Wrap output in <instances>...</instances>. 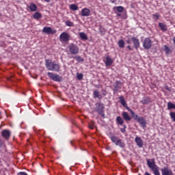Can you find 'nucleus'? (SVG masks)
I'll use <instances>...</instances> for the list:
<instances>
[{
  "instance_id": "obj_1",
  "label": "nucleus",
  "mask_w": 175,
  "mask_h": 175,
  "mask_svg": "<svg viewBox=\"0 0 175 175\" xmlns=\"http://www.w3.org/2000/svg\"><path fill=\"white\" fill-rule=\"evenodd\" d=\"M146 163L154 175H161V172H159V166L157 165V163H155V159H152L151 161L148 159L146 160Z\"/></svg>"
},
{
  "instance_id": "obj_2",
  "label": "nucleus",
  "mask_w": 175,
  "mask_h": 175,
  "mask_svg": "<svg viewBox=\"0 0 175 175\" xmlns=\"http://www.w3.org/2000/svg\"><path fill=\"white\" fill-rule=\"evenodd\" d=\"M45 66H46L48 70H51L53 72H59V70L61 69L59 64H57L55 62H52L50 59L45 60Z\"/></svg>"
},
{
  "instance_id": "obj_3",
  "label": "nucleus",
  "mask_w": 175,
  "mask_h": 175,
  "mask_svg": "<svg viewBox=\"0 0 175 175\" xmlns=\"http://www.w3.org/2000/svg\"><path fill=\"white\" fill-rule=\"evenodd\" d=\"M95 111L100 116L103 118H106V115L105 114V104L98 102L95 104Z\"/></svg>"
},
{
  "instance_id": "obj_4",
  "label": "nucleus",
  "mask_w": 175,
  "mask_h": 175,
  "mask_svg": "<svg viewBox=\"0 0 175 175\" xmlns=\"http://www.w3.org/2000/svg\"><path fill=\"white\" fill-rule=\"evenodd\" d=\"M109 139H111L112 143H114V144L118 146V147H120V148H124V147H125V142H124L122 139L118 138L117 136L111 135Z\"/></svg>"
},
{
  "instance_id": "obj_5",
  "label": "nucleus",
  "mask_w": 175,
  "mask_h": 175,
  "mask_svg": "<svg viewBox=\"0 0 175 175\" xmlns=\"http://www.w3.org/2000/svg\"><path fill=\"white\" fill-rule=\"evenodd\" d=\"M101 92H102V94L99 93V90H95L93 92V98H97V99H102L103 96H106L107 95V91H106V90L102 89Z\"/></svg>"
},
{
  "instance_id": "obj_6",
  "label": "nucleus",
  "mask_w": 175,
  "mask_h": 175,
  "mask_svg": "<svg viewBox=\"0 0 175 175\" xmlns=\"http://www.w3.org/2000/svg\"><path fill=\"white\" fill-rule=\"evenodd\" d=\"M69 52L70 54L76 55L79 54V46H77L76 44L71 43L68 46Z\"/></svg>"
},
{
  "instance_id": "obj_7",
  "label": "nucleus",
  "mask_w": 175,
  "mask_h": 175,
  "mask_svg": "<svg viewBox=\"0 0 175 175\" xmlns=\"http://www.w3.org/2000/svg\"><path fill=\"white\" fill-rule=\"evenodd\" d=\"M59 40L64 42H69L70 40V34L66 31L62 33L59 36Z\"/></svg>"
},
{
  "instance_id": "obj_8",
  "label": "nucleus",
  "mask_w": 175,
  "mask_h": 175,
  "mask_svg": "<svg viewBox=\"0 0 175 175\" xmlns=\"http://www.w3.org/2000/svg\"><path fill=\"white\" fill-rule=\"evenodd\" d=\"M47 75L53 81H62V77L58 75V74H54L53 72H48Z\"/></svg>"
},
{
  "instance_id": "obj_9",
  "label": "nucleus",
  "mask_w": 175,
  "mask_h": 175,
  "mask_svg": "<svg viewBox=\"0 0 175 175\" xmlns=\"http://www.w3.org/2000/svg\"><path fill=\"white\" fill-rule=\"evenodd\" d=\"M42 32L47 35H54V33H57V30L52 29L51 27H44L42 29Z\"/></svg>"
},
{
  "instance_id": "obj_10",
  "label": "nucleus",
  "mask_w": 175,
  "mask_h": 175,
  "mask_svg": "<svg viewBox=\"0 0 175 175\" xmlns=\"http://www.w3.org/2000/svg\"><path fill=\"white\" fill-rule=\"evenodd\" d=\"M143 46L146 50L150 49V47L152 46V41L150 39V38H146L144 39L143 42Z\"/></svg>"
},
{
  "instance_id": "obj_11",
  "label": "nucleus",
  "mask_w": 175,
  "mask_h": 175,
  "mask_svg": "<svg viewBox=\"0 0 175 175\" xmlns=\"http://www.w3.org/2000/svg\"><path fill=\"white\" fill-rule=\"evenodd\" d=\"M1 136L5 140H9L10 139V136H12V131L8 129H4L1 132Z\"/></svg>"
},
{
  "instance_id": "obj_12",
  "label": "nucleus",
  "mask_w": 175,
  "mask_h": 175,
  "mask_svg": "<svg viewBox=\"0 0 175 175\" xmlns=\"http://www.w3.org/2000/svg\"><path fill=\"white\" fill-rule=\"evenodd\" d=\"M161 172L162 175H174V174H173V171L170 170L169 167H164L163 168H161Z\"/></svg>"
},
{
  "instance_id": "obj_13",
  "label": "nucleus",
  "mask_w": 175,
  "mask_h": 175,
  "mask_svg": "<svg viewBox=\"0 0 175 175\" xmlns=\"http://www.w3.org/2000/svg\"><path fill=\"white\" fill-rule=\"evenodd\" d=\"M131 40L133 43L134 47L136 49V50H137V49L140 47V41L136 37H132Z\"/></svg>"
},
{
  "instance_id": "obj_14",
  "label": "nucleus",
  "mask_w": 175,
  "mask_h": 175,
  "mask_svg": "<svg viewBox=\"0 0 175 175\" xmlns=\"http://www.w3.org/2000/svg\"><path fill=\"white\" fill-rule=\"evenodd\" d=\"M137 121L139 122L141 126H142V128H146L147 126V122H146V119H144L143 117H139Z\"/></svg>"
},
{
  "instance_id": "obj_15",
  "label": "nucleus",
  "mask_w": 175,
  "mask_h": 175,
  "mask_svg": "<svg viewBox=\"0 0 175 175\" xmlns=\"http://www.w3.org/2000/svg\"><path fill=\"white\" fill-rule=\"evenodd\" d=\"M81 13L83 17H88V16H90L91 14V10L88 8H83Z\"/></svg>"
},
{
  "instance_id": "obj_16",
  "label": "nucleus",
  "mask_w": 175,
  "mask_h": 175,
  "mask_svg": "<svg viewBox=\"0 0 175 175\" xmlns=\"http://www.w3.org/2000/svg\"><path fill=\"white\" fill-rule=\"evenodd\" d=\"M105 59L106 61H104L105 66H111V65H113V62H114V61L110 56H107Z\"/></svg>"
},
{
  "instance_id": "obj_17",
  "label": "nucleus",
  "mask_w": 175,
  "mask_h": 175,
  "mask_svg": "<svg viewBox=\"0 0 175 175\" xmlns=\"http://www.w3.org/2000/svg\"><path fill=\"white\" fill-rule=\"evenodd\" d=\"M135 142L139 148H142L143 147V139H142L140 137H136L135 139Z\"/></svg>"
},
{
  "instance_id": "obj_18",
  "label": "nucleus",
  "mask_w": 175,
  "mask_h": 175,
  "mask_svg": "<svg viewBox=\"0 0 175 175\" xmlns=\"http://www.w3.org/2000/svg\"><path fill=\"white\" fill-rule=\"evenodd\" d=\"M126 109L128 110V111H129L131 114V117L133 118H134V120H136L137 121V119L139 118V116L136 113H135V112L133 111V110H132L131 108H129V107H126Z\"/></svg>"
},
{
  "instance_id": "obj_19",
  "label": "nucleus",
  "mask_w": 175,
  "mask_h": 175,
  "mask_svg": "<svg viewBox=\"0 0 175 175\" xmlns=\"http://www.w3.org/2000/svg\"><path fill=\"white\" fill-rule=\"evenodd\" d=\"M122 116L124 121H131V120H132V118L131 117V116H129V113H128V112L126 111L122 112Z\"/></svg>"
},
{
  "instance_id": "obj_20",
  "label": "nucleus",
  "mask_w": 175,
  "mask_h": 175,
  "mask_svg": "<svg viewBox=\"0 0 175 175\" xmlns=\"http://www.w3.org/2000/svg\"><path fill=\"white\" fill-rule=\"evenodd\" d=\"M120 84H121V82L120 81H116V83L113 85V91L114 92H117L118 90H120L121 87H120Z\"/></svg>"
},
{
  "instance_id": "obj_21",
  "label": "nucleus",
  "mask_w": 175,
  "mask_h": 175,
  "mask_svg": "<svg viewBox=\"0 0 175 175\" xmlns=\"http://www.w3.org/2000/svg\"><path fill=\"white\" fill-rule=\"evenodd\" d=\"M140 103H142V105H148V103H151V98L150 97H145L140 101Z\"/></svg>"
},
{
  "instance_id": "obj_22",
  "label": "nucleus",
  "mask_w": 175,
  "mask_h": 175,
  "mask_svg": "<svg viewBox=\"0 0 175 175\" xmlns=\"http://www.w3.org/2000/svg\"><path fill=\"white\" fill-rule=\"evenodd\" d=\"M159 27L163 31V32H166L167 31V26L163 23H159Z\"/></svg>"
},
{
  "instance_id": "obj_23",
  "label": "nucleus",
  "mask_w": 175,
  "mask_h": 175,
  "mask_svg": "<svg viewBox=\"0 0 175 175\" xmlns=\"http://www.w3.org/2000/svg\"><path fill=\"white\" fill-rule=\"evenodd\" d=\"M79 36L82 40H88V36L84 32H79Z\"/></svg>"
},
{
  "instance_id": "obj_24",
  "label": "nucleus",
  "mask_w": 175,
  "mask_h": 175,
  "mask_svg": "<svg viewBox=\"0 0 175 175\" xmlns=\"http://www.w3.org/2000/svg\"><path fill=\"white\" fill-rule=\"evenodd\" d=\"M29 9H30L31 12H36V10H38V7L35 5V3H31L29 5Z\"/></svg>"
},
{
  "instance_id": "obj_25",
  "label": "nucleus",
  "mask_w": 175,
  "mask_h": 175,
  "mask_svg": "<svg viewBox=\"0 0 175 175\" xmlns=\"http://www.w3.org/2000/svg\"><path fill=\"white\" fill-rule=\"evenodd\" d=\"M119 99L120 100V103L122 106H124V107H126V101L125 100V98H124V96H120L119 97Z\"/></svg>"
},
{
  "instance_id": "obj_26",
  "label": "nucleus",
  "mask_w": 175,
  "mask_h": 175,
  "mask_svg": "<svg viewBox=\"0 0 175 175\" xmlns=\"http://www.w3.org/2000/svg\"><path fill=\"white\" fill-rule=\"evenodd\" d=\"M116 124H119V125H123L124 124V119L121 118V116H118L116 118Z\"/></svg>"
},
{
  "instance_id": "obj_27",
  "label": "nucleus",
  "mask_w": 175,
  "mask_h": 175,
  "mask_svg": "<svg viewBox=\"0 0 175 175\" xmlns=\"http://www.w3.org/2000/svg\"><path fill=\"white\" fill-rule=\"evenodd\" d=\"M33 18H35V20H38L39 18H42V14L37 12L35 14H33Z\"/></svg>"
},
{
  "instance_id": "obj_28",
  "label": "nucleus",
  "mask_w": 175,
  "mask_h": 175,
  "mask_svg": "<svg viewBox=\"0 0 175 175\" xmlns=\"http://www.w3.org/2000/svg\"><path fill=\"white\" fill-rule=\"evenodd\" d=\"M118 46L120 49H124L125 47V42L124 40H120L118 41Z\"/></svg>"
},
{
  "instance_id": "obj_29",
  "label": "nucleus",
  "mask_w": 175,
  "mask_h": 175,
  "mask_svg": "<svg viewBox=\"0 0 175 175\" xmlns=\"http://www.w3.org/2000/svg\"><path fill=\"white\" fill-rule=\"evenodd\" d=\"M172 109H175V105L171 102L167 103V109L168 110H172Z\"/></svg>"
},
{
  "instance_id": "obj_30",
  "label": "nucleus",
  "mask_w": 175,
  "mask_h": 175,
  "mask_svg": "<svg viewBox=\"0 0 175 175\" xmlns=\"http://www.w3.org/2000/svg\"><path fill=\"white\" fill-rule=\"evenodd\" d=\"M115 9H116L119 13H122V12H124V7L122 6L114 7L113 10H115Z\"/></svg>"
},
{
  "instance_id": "obj_31",
  "label": "nucleus",
  "mask_w": 175,
  "mask_h": 175,
  "mask_svg": "<svg viewBox=\"0 0 175 175\" xmlns=\"http://www.w3.org/2000/svg\"><path fill=\"white\" fill-rule=\"evenodd\" d=\"M164 51H165V54L169 55L172 53V50L167 45L164 46Z\"/></svg>"
},
{
  "instance_id": "obj_32",
  "label": "nucleus",
  "mask_w": 175,
  "mask_h": 175,
  "mask_svg": "<svg viewBox=\"0 0 175 175\" xmlns=\"http://www.w3.org/2000/svg\"><path fill=\"white\" fill-rule=\"evenodd\" d=\"M70 10H79V7L76 4L70 5Z\"/></svg>"
},
{
  "instance_id": "obj_33",
  "label": "nucleus",
  "mask_w": 175,
  "mask_h": 175,
  "mask_svg": "<svg viewBox=\"0 0 175 175\" xmlns=\"http://www.w3.org/2000/svg\"><path fill=\"white\" fill-rule=\"evenodd\" d=\"M99 33H100V35H105V33H106V30L103 28V27L102 26H100L99 27Z\"/></svg>"
},
{
  "instance_id": "obj_34",
  "label": "nucleus",
  "mask_w": 175,
  "mask_h": 175,
  "mask_svg": "<svg viewBox=\"0 0 175 175\" xmlns=\"http://www.w3.org/2000/svg\"><path fill=\"white\" fill-rule=\"evenodd\" d=\"M65 24L67 25V27H75V24L70 21H66Z\"/></svg>"
},
{
  "instance_id": "obj_35",
  "label": "nucleus",
  "mask_w": 175,
  "mask_h": 175,
  "mask_svg": "<svg viewBox=\"0 0 175 175\" xmlns=\"http://www.w3.org/2000/svg\"><path fill=\"white\" fill-rule=\"evenodd\" d=\"M75 59L77 62H84V59L81 56H76Z\"/></svg>"
},
{
  "instance_id": "obj_36",
  "label": "nucleus",
  "mask_w": 175,
  "mask_h": 175,
  "mask_svg": "<svg viewBox=\"0 0 175 175\" xmlns=\"http://www.w3.org/2000/svg\"><path fill=\"white\" fill-rule=\"evenodd\" d=\"M152 17H153L154 20L157 21V20H159V17H161V16L159 15V14H154L152 15Z\"/></svg>"
},
{
  "instance_id": "obj_37",
  "label": "nucleus",
  "mask_w": 175,
  "mask_h": 175,
  "mask_svg": "<svg viewBox=\"0 0 175 175\" xmlns=\"http://www.w3.org/2000/svg\"><path fill=\"white\" fill-rule=\"evenodd\" d=\"M170 116L174 122H175V112H170Z\"/></svg>"
},
{
  "instance_id": "obj_38",
  "label": "nucleus",
  "mask_w": 175,
  "mask_h": 175,
  "mask_svg": "<svg viewBox=\"0 0 175 175\" xmlns=\"http://www.w3.org/2000/svg\"><path fill=\"white\" fill-rule=\"evenodd\" d=\"M120 132L122 133H125L126 132V124L123 125V128L120 129Z\"/></svg>"
},
{
  "instance_id": "obj_39",
  "label": "nucleus",
  "mask_w": 175,
  "mask_h": 175,
  "mask_svg": "<svg viewBox=\"0 0 175 175\" xmlns=\"http://www.w3.org/2000/svg\"><path fill=\"white\" fill-rule=\"evenodd\" d=\"M77 77L78 80H83V75L81 73H78L77 75Z\"/></svg>"
},
{
  "instance_id": "obj_40",
  "label": "nucleus",
  "mask_w": 175,
  "mask_h": 175,
  "mask_svg": "<svg viewBox=\"0 0 175 175\" xmlns=\"http://www.w3.org/2000/svg\"><path fill=\"white\" fill-rule=\"evenodd\" d=\"M89 128H90V129H94V128H95L94 123L89 124Z\"/></svg>"
},
{
  "instance_id": "obj_41",
  "label": "nucleus",
  "mask_w": 175,
  "mask_h": 175,
  "mask_svg": "<svg viewBox=\"0 0 175 175\" xmlns=\"http://www.w3.org/2000/svg\"><path fill=\"white\" fill-rule=\"evenodd\" d=\"M18 175H28V174H27L25 172H21L18 173Z\"/></svg>"
},
{
  "instance_id": "obj_42",
  "label": "nucleus",
  "mask_w": 175,
  "mask_h": 175,
  "mask_svg": "<svg viewBox=\"0 0 175 175\" xmlns=\"http://www.w3.org/2000/svg\"><path fill=\"white\" fill-rule=\"evenodd\" d=\"M165 90H167V91H169L170 92H172V89L170 88H169V86H165Z\"/></svg>"
},
{
  "instance_id": "obj_43",
  "label": "nucleus",
  "mask_w": 175,
  "mask_h": 175,
  "mask_svg": "<svg viewBox=\"0 0 175 175\" xmlns=\"http://www.w3.org/2000/svg\"><path fill=\"white\" fill-rule=\"evenodd\" d=\"M110 1H111V3H114L115 5H117V1L118 0H110Z\"/></svg>"
},
{
  "instance_id": "obj_44",
  "label": "nucleus",
  "mask_w": 175,
  "mask_h": 175,
  "mask_svg": "<svg viewBox=\"0 0 175 175\" xmlns=\"http://www.w3.org/2000/svg\"><path fill=\"white\" fill-rule=\"evenodd\" d=\"M2 146H3V141H2L0 138V148H2Z\"/></svg>"
},
{
  "instance_id": "obj_45",
  "label": "nucleus",
  "mask_w": 175,
  "mask_h": 175,
  "mask_svg": "<svg viewBox=\"0 0 175 175\" xmlns=\"http://www.w3.org/2000/svg\"><path fill=\"white\" fill-rule=\"evenodd\" d=\"M127 49H129V50L130 51H132V50H133V49L131 47V45L127 46Z\"/></svg>"
},
{
  "instance_id": "obj_46",
  "label": "nucleus",
  "mask_w": 175,
  "mask_h": 175,
  "mask_svg": "<svg viewBox=\"0 0 175 175\" xmlns=\"http://www.w3.org/2000/svg\"><path fill=\"white\" fill-rule=\"evenodd\" d=\"M144 175H151V174H150V172H146L144 173Z\"/></svg>"
},
{
  "instance_id": "obj_47",
  "label": "nucleus",
  "mask_w": 175,
  "mask_h": 175,
  "mask_svg": "<svg viewBox=\"0 0 175 175\" xmlns=\"http://www.w3.org/2000/svg\"><path fill=\"white\" fill-rule=\"evenodd\" d=\"M126 43H128L129 44L131 43V40H127Z\"/></svg>"
},
{
  "instance_id": "obj_48",
  "label": "nucleus",
  "mask_w": 175,
  "mask_h": 175,
  "mask_svg": "<svg viewBox=\"0 0 175 175\" xmlns=\"http://www.w3.org/2000/svg\"><path fill=\"white\" fill-rule=\"evenodd\" d=\"M44 2H50L51 0H44Z\"/></svg>"
},
{
  "instance_id": "obj_49",
  "label": "nucleus",
  "mask_w": 175,
  "mask_h": 175,
  "mask_svg": "<svg viewBox=\"0 0 175 175\" xmlns=\"http://www.w3.org/2000/svg\"><path fill=\"white\" fill-rule=\"evenodd\" d=\"M117 16H118V17H121V14H118Z\"/></svg>"
},
{
  "instance_id": "obj_50",
  "label": "nucleus",
  "mask_w": 175,
  "mask_h": 175,
  "mask_svg": "<svg viewBox=\"0 0 175 175\" xmlns=\"http://www.w3.org/2000/svg\"><path fill=\"white\" fill-rule=\"evenodd\" d=\"M95 87H96V88H99V87L98 86V85H95Z\"/></svg>"
},
{
  "instance_id": "obj_51",
  "label": "nucleus",
  "mask_w": 175,
  "mask_h": 175,
  "mask_svg": "<svg viewBox=\"0 0 175 175\" xmlns=\"http://www.w3.org/2000/svg\"><path fill=\"white\" fill-rule=\"evenodd\" d=\"M0 116H1V112H0Z\"/></svg>"
}]
</instances>
